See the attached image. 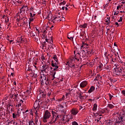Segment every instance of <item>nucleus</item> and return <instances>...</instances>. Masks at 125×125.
<instances>
[{
  "label": "nucleus",
  "instance_id": "nucleus-1",
  "mask_svg": "<svg viewBox=\"0 0 125 125\" xmlns=\"http://www.w3.org/2000/svg\"><path fill=\"white\" fill-rule=\"evenodd\" d=\"M41 78L42 80V82H45V84H46V85H48V84H49V80L48 79V76H47V75H44V74H42L41 76Z\"/></svg>",
  "mask_w": 125,
  "mask_h": 125
},
{
  "label": "nucleus",
  "instance_id": "nucleus-2",
  "mask_svg": "<svg viewBox=\"0 0 125 125\" xmlns=\"http://www.w3.org/2000/svg\"><path fill=\"white\" fill-rule=\"evenodd\" d=\"M50 117H51V115H50V112H49L48 110H46L44 114V120L46 121V119H49Z\"/></svg>",
  "mask_w": 125,
  "mask_h": 125
},
{
  "label": "nucleus",
  "instance_id": "nucleus-3",
  "mask_svg": "<svg viewBox=\"0 0 125 125\" xmlns=\"http://www.w3.org/2000/svg\"><path fill=\"white\" fill-rule=\"evenodd\" d=\"M71 113L73 116H76V115L79 113V110H78L77 108H73L71 109Z\"/></svg>",
  "mask_w": 125,
  "mask_h": 125
},
{
  "label": "nucleus",
  "instance_id": "nucleus-4",
  "mask_svg": "<svg viewBox=\"0 0 125 125\" xmlns=\"http://www.w3.org/2000/svg\"><path fill=\"white\" fill-rule=\"evenodd\" d=\"M88 83L87 82V81H84L80 83V87L83 88V87H85V86H86V85H87Z\"/></svg>",
  "mask_w": 125,
  "mask_h": 125
},
{
  "label": "nucleus",
  "instance_id": "nucleus-5",
  "mask_svg": "<svg viewBox=\"0 0 125 125\" xmlns=\"http://www.w3.org/2000/svg\"><path fill=\"white\" fill-rule=\"evenodd\" d=\"M10 97L11 99H14V102H16V95L15 94L14 91H12L10 95Z\"/></svg>",
  "mask_w": 125,
  "mask_h": 125
},
{
  "label": "nucleus",
  "instance_id": "nucleus-6",
  "mask_svg": "<svg viewBox=\"0 0 125 125\" xmlns=\"http://www.w3.org/2000/svg\"><path fill=\"white\" fill-rule=\"evenodd\" d=\"M80 37L82 38H80L81 40H84L85 39V37H86V34H85V32L82 31L80 33Z\"/></svg>",
  "mask_w": 125,
  "mask_h": 125
},
{
  "label": "nucleus",
  "instance_id": "nucleus-7",
  "mask_svg": "<svg viewBox=\"0 0 125 125\" xmlns=\"http://www.w3.org/2000/svg\"><path fill=\"white\" fill-rule=\"evenodd\" d=\"M95 90V87L94 86H91L90 89L88 91V93H91V92H93Z\"/></svg>",
  "mask_w": 125,
  "mask_h": 125
},
{
  "label": "nucleus",
  "instance_id": "nucleus-8",
  "mask_svg": "<svg viewBox=\"0 0 125 125\" xmlns=\"http://www.w3.org/2000/svg\"><path fill=\"white\" fill-rule=\"evenodd\" d=\"M114 69L116 73H122L123 72V70L120 67L115 68Z\"/></svg>",
  "mask_w": 125,
  "mask_h": 125
},
{
  "label": "nucleus",
  "instance_id": "nucleus-9",
  "mask_svg": "<svg viewBox=\"0 0 125 125\" xmlns=\"http://www.w3.org/2000/svg\"><path fill=\"white\" fill-rule=\"evenodd\" d=\"M21 41H22V38H21V36L20 37H18L16 42L17 44H19L20 42H21Z\"/></svg>",
  "mask_w": 125,
  "mask_h": 125
},
{
  "label": "nucleus",
  "instance_id": "nucleus-10",
  "mask_svg": "<svg viewBox=\"0 0 125 125\" xmlns=\"http://www.w3.org/2000/svg\"><path fill=\"white\" fill-rule=\"evenodd\" d=\"M80 28H83V29H85L87 27V24L84 23L83 24H81L79 26Z\"/></svg>",
  "mask_w": 125,
  "mask_h": 125
},
{
  "label": "nucleus",
  "instance_id": "nucleus-11",
  "mask_svg": "<svg viewBox=\"0 0 125 125\" xmlns=\"http://www.w3.org/2000/svg\"><path fill=\"white\" fill-rule=\"evenodd\" d=\"M20 13H22V12H23V13H25V12L26 11L25 10V8L24 6H23L21 8V9H20Z\"/></svg>",
  "mask_w": 125,
  "mask_h": 125
},
{
  "label": "nucleus",
  "instance_id": "nucleus-12",
  "mask_svg": "<svg viewBox=\"0 0 125 125\" xmlns=\"http://www.w3.org/2000/svg\"><path fill=\"white\" fill-rule=\"evenodd\" d=\"M97 110V104H94L93 105V111H94V112H95V111H96Z\"/></svg>",
  "mask_w": 125,
  "mask_h": 125
},
{
  "label": "nucleus",
  "instance_id": "nucleus-13",
  "mask_svg": "<svg viewBox=\"0 0 125 125\" xmlns=\"http://www.w3.org/2000/svg\"><path fill=\"white\" fill-rule=\"evenodd\" d=\"M56 74V72H53L51 73V76L53 78L52 80H54V79H55V74Z\"/></svg>",
  "mask_w": 125,
  "mask_h": 125
},
{
  "label": "nucleus",
  "instance_id": "nucleus-14",
  "mask_svg": "<svg viewBox=\"0 0 125 125\" xmlns=\"http://www.w3.org/2000/svg\"><path fill=\"white\" fill-rule=\"evenodd\" d=\"M107 107H108V108L109 109H113V108H114V107H115V106L113 105V104H108Z\"/></svg>",
  "mask_w": 125,
  "mask_h": 125
},
{
  "label": "nucleus",
  "instance_id": "nucleus-15",
  "mask_svg": "<svg viewBox=\"0 0 125 125\" xmlns=\"http://www.w3.org/2000/svg\"><path fill=\"white\" fill-rule=\"evenodd\" d=\"M47 68H48V66H46V65H43L42 66L43 71H44V72H45V71H46V69H47Z\"/></svg>",
  "mask_w": 125,
  "mask_h": 125
},
{
  "label": "nucleus",
  "instance_id": "nucleus-16",
  "mask_svg": "<svg viewBox=\"0 0 125 125\" xmlns=\"http://www.w3.org/2000/svg\"><path fill=\"white\" fill-rule=\"evenodd\" d=\"M17 92H18V93H19V91H17L16 92V100L17 101H18V100L19 99V97H18V96H20V93H19V94L17 93Z\"/></svg>",
  "mask_w": 125,
  "mask_h": 125
},
{
  "label": "nucleus",
  "instance_id": "nucleus-17",
  "mask_svg": "<svg viewBox=\"0 0 125 125\" xmlns=\"http://www.w3.org/2000/svg\"><path fill=\"white\" fill-rule=\"evenodd\" d=\"M46 45V42H44L42 44V49H44V47H45V45Z\"/></svg>",
  "mask_w": 125,
  "mask_h": 125
},
{
  "label": "nucleus",
  "instance_id": "nucleus-18",
  "mask_svg": "<svg viewBox=\"0 0 125 125\" xmlns=\"http://www.w3.org/2000/svg\"><path fill=\"white\" fill-rule=\"evenodd\" d=\"M29 125H35V123L33 121H28Z\"/></svg>",
  "mask_w": 125,
  "mask_h": 125
},
{
  "label": "nucleus",
  "instance_id": "nucleus-19",
  "mask_svg": "<svg viewBox=\"0 0 125 125\" xmlns=\"http://www.w3.org/2000/svg\"><path fill=\"white\" fill-rule=\"evenodd\" d=\"M69 67L70 68H72V69L74 70L75 68H76V65L75 64H69Z\"/></svg>",
  "mask_w": 125,
  "mask_h": 125
},
{
  "label": "nucleus",
  "instance_id": "nucleus-20",
  "mask_svg": "<svg viewBox=\"0 0 125 125\" xmlns=\"http://www.w3.org/2000/svg\"><path fill=\"white\" fill-rule=\"evenodd\" d=\"M83 46L86 47V46H88V44L83 43V44L81 45V47H83Z\"/></svg>",
  "mask_w": 125,
  "mask_h": 125
},
{
  "label": "nucleus",
  "instance_id": "nucleus-21",
  "mask_svg": "<svg viewBox=\"0 0 125 125\" xmlns=\"http://www.w3.org/2000/svg\"><path fill=\"white\" fill-rule=\"evenodd\" d=\"M23 102H24L23 100L21 99L20 101V103H19V104H18V107H20V106H21V104H22Z\"/></svg>",
  "mask_w": 125,
  "mask_h": 125
},
{
  "label": "nucleus",
  "instance_id": "nucleus-22",
  "mask_svg": "<svg viewBox=\"0 0 125 125\" xmlns=\"http://www.w3.org/2000/svg\"><path fill=\"white\" fill-rule=\"evenodd\" d=\"M18 114L16 115L17 117H19L20 116V114H21V111L20 109L18 110Z\"/></svg>",
  "mask_w": 125,
  "mask_h": 125
},
{
  "label": "nucleus",
  "instance_id": "nucleus-23",
  "mask_svg": "<svg viewBox=\"0 0 125 125\" xmlns=\"http://www.w3.org/2000/svg\"><path fill=\"white\" fill-rule=\"evenodd\" d=\"M45 42H49L50 43H51V44H52V43H53V41H51V42H50L48 41V39L46 38H45Z\"/></svg>",
  "mask_w": 125,
  "mask_h": 125
},
{
  "label": "nucleus",
  "instance_id": "nucleus-24",
  "mask_svg": "<svg viewBox=\"0 0 125 125\" xmlns=\"http://www.w3.org/2000/svg\"><path fill=\"white\" fill-rule=\"evenodd\" d=\"M62 4H63V5L66 4V1L63 0V2H62L59 4L60 5H62Z\"/></svg>",
  "mask_w": 125,
  "mask_h": 125
},
{
  "label": "nucleus",
  "instance_id": "nucleus-25",
  "mask_svg": "<svg viewBox=\"0 0 125 125\" xmlns=\"http://www.w3.org/2000/svg\"><path fill=\"white\" fill-rule=\"evenodd\" d=\"M13 50L14 51L13 54L14 55V58H15V57H16V55H15V47H13Z\"/></svg>",
  "mask_w": 125,
  "mask_h": 125
},
{
  "label": "nucleus",
  "instance_id": "nucleus-26",
  "mask_svg": "<svg viewBox=\"0 0 125 125\" xmlns=\"http://www.w3.org/2000/svg\"><path fill=\"white\" fill-rule=\"evenodd\" d=\"M72 125H79V124L77 123V122L74 121L72 123Z\"/></svg>",
  "mask_w": 125,
  "mask_h": 125
},
{
  "label": "nucleus",
  "instance_id": "nucleus-27",
  "mask_svg": "<svg viewBox=\"0 0 125 125\" xmlns=\"http://www.w3.org/2000/svg\"><path fill=\"white\" fill-rule=\"evenodd\" d=\"M100 78V76L97 75L96 78L94 79V81H98V79Z\"/></svg>",
  "mask_w": 125,
  "mask_h": 125
},
{
  "label": "nucleus",
  "instance_id": "nucleus-28",
  "mask_svg": "<svg viewBox=\"0 0 125 125\" xmlns=\"http://www.w3.org/2000/svg\"><path fill=\"white\" fill-rule=\"evenodd\" d=\"M74 59H75V60H77V61H79L80 59H79V58H77V55H75V57L74 58Z\"/></svg>",
  "mask_w": 125,
  "mask_h": 125
},
{
  "label": "nucleus",
  "instance_id": "nucleus-29",
  "mask_svg": "<svg viewBox=\"0 0 125 125\" xmlns=\"http://www.w3.org/2000/svg\"><path fill=\"white\" fill-rule=\"evenodd\" d=\"M51 63H52L51 65H52V66L53 67H55V66H56L55 63H53V61H51Z\"/></svg>",
  "mask_w": 125,
  "mask_h": 125
},
{
  "label": "nucleus",
  "instance_id": "nucleus-30",
  "mask_svg": "<svg viewBox=\"0 0 125 125\" xmlns=\"http://www.w3.org/2000/svg\"><path fill=\"white\" fill-rule=\"evenodd\" d=\"M106 29H107V30H106L107 32H109V31H110V28L109 27V26H106Z\"/></svg>",
  "mask_w": 125,
  "mask_h": 125
},
{
  "label": "nucleus",
  "instance_id": "nucleus-31",
  "mask_svg": "<svg viewBox=\"0 0 125 125\" xmlns=\"http://www.w3.org/2000/svg\"><path fill=\"white\" fill-rule=\"evenodd\" d=\"M120 8H122V6H121V5H118L117 7V9L118 10H119V9H120Z\"/></svg>",
  "mask_w": 125,
  "mask_h": 125
},
{
  "label": "nucleus",
  "instance_id": "nucleus-32",
  "mask_svg": "<svg viewBox=\"0 0 125 125\" xmlns=\"http://www.w3.org/2000/svg\"><path fill=\"white\" fill-rule=\"evenodd\" d=\"M24 7V9L25 10V11H28V7L27 6H23Z\"/></svg>",
  "mask_w": 125,
  "mask_h": 125
},
{
  "label": "nucleus",
  "instance_id": "nucleus-33",
  "mask_svg": "<svg viewBox=\"0 0 125 125\" xmlns=\"http://www.w3.org/2000/svg\"><path fill=\"white\" fill-rule=\"evenodd\" d=\"M59 68V66H55V68L54 69V71H56L57 69Z\"/></svg>",
  "mask_w": 125,
  "mask_h": 125
},
{
  "label": "nucleus",
  "instance_id": "nucleus-34",
  "mask_svg": "<svg viewBox=\"0 0 125 125\" xmlns=\"http://www.w3.org/2000/svg\"><path fill=\"white\" fill-rule=\"evenodd\" d=\"M107 19H108V20L105 21V22L106 23H109V22L110 21V18H107Z\"/></svg>",
  "mask_w": 125,
  "mask_h": 125
},
{
  "label": "nucleus",
  "instance_id": "nucleus-35",
  "mask_svg": "<svg viewBox=\"0 0 125 125\" xmlns=\"http://www.w3.org/2000/svg\"><path fill=\"white\" fill-rule=\"evenodd\" d=\"M109 6V4H106L105 5L104 7V8L105 9L106 7H108Z\"/></svg>",
  "mask_w": 125,
  "mask_h": 125
},
{
  "label": "nucleus",
  "instance_id": "nucleus-36",
  "mask_svg": "<svg viewBox=\"0 0 125 125\" xmlns=\"http://www.w3.org/2000/svg\"><path fill=\"white\" fill-rule=\"evenodd\" d=\"M42 33H43V34H46L47 33V32L46 31V30H45V29H44Z\"/></svg>",
  "mask_w": 125,
  "mask_h": 125
},
{
  "label": "nucleus",
  "instance_id": "nucleus-37",
  "mask_svg": "<svg viewBox=\"0 0 125 125\" xmlns=\"http://www.w3.org/2000/svg\"><path fill=\"white\" fill-rule=\"evenodd\" d=\"M123 21V18H122V17H121L120 18V19H119V21H118V22H121V21Z\"/></svg>",
  "mask_w": 125,
  "mask_h": 125
},
{
  "label": "nucleus",
  "instance_id": "nucleus-38",
  "mask_svg": "<svg viewBox=\"0 0 125 125\" xmlns=\"http://www.w3.org/2000/svg\"><path fill=\"white\" fill-rule=\"evenodd\" d=\"M109 99L111 100L113 97V96H112V95H111V94H109Z\"/></svg>",
  "mask_w": 125,
  "mask_h": 125
},
{
  "label": "nucleus",
  "instance_id": "nucleus-39",
  "mask_svg": "<svg viewBox=\"0 0 125 125\" xmlns=\"http://www.w3.org/2000/svg\"><path fill=\"white\" fill-rule=\"evenodd\" d=\"M35 16V14H33L32 13H30V17H31L32 18H33V17H34Z\"/></svg>",
  "mask_w": 125,
  "mask_h": 125
},
{
  "label": "nucleus",
  "instance_id": "nucleus-40",
  "mask_svg": "<svg viewBox=\"0 0 125 125\" xmlns=\"http://www.w3.org/2000/svg\"><path fill=\"white\" fill-rule=\"evenodd\" d=\"M41 94L42 95V97H45V95L43 93V92L41 93Z\"/></svg>",
  "mask_w": 125,
  "mask_h": 125
},
{
  "label": "nucleus",
  "instance_id": "nucleus-41",
  "mask_svg": "<svg viewBox=\"0 0 125 125\" xmlns=\"http://www.w3.org/2000/svg\"><path fill=\"white\" fill-rule=\"evenodd\" d=\"M54 64H55V66H58V65H59V63H58V62H55Z\"/></svg>",
  "mask_w": 125,
  "mask_h": 125
},
{
  "label": "nucleus",
  "instance_id": "nucleus-42",
  "mask_svg": "<svg viewBox=\"0 0 125 125\" xmlns=\"http://www.w3.org/2000/svg\"><path fill=\"white\" fill-rule=\"evenodd\" d=\"M103 66V64L100 63L99 65V68L101 69L102 68V66Z\"/></svg>",
  "mask_w": 125,
  "mask_h": 125
},
{
  "label": "nucleus",
  "instance_id": "nucleus-43",
  "mask_svg": "<svg viewBox=\"0 0 125 125\" xmlns=\"http://www.w3.org/2000/svg\"><path fill=\"white\" fill-rule=\"evenodd\" d=\"M101 116H102V115H100V116H99V117L98 118V119H99V120H101L102 119V118H103V117H101Z\"/></svg>",
  "mask_w": 125,
  "mask_h": 125
},
{
  "label": "nucleus",
  "instance_id": "nucleus-44",
  "mask_svg": "<svg viewBox=\"0 0 125 125\" xmlns=\"http://www.w3.org/2000/svg\"><path fill=\"white\" fill-rule=\"evenodd\" d=\"M53 115V118H55V117H56V116H57V114H52Z\"/></svg>",
  "mask_w": 125,
  "mask_h": 125
},
{
  "label": "nucleus",
  "instance_id": "nucleus-45",
  "mask_svg": "<svg viewBox=\"0 0 125 125\" xmlns=\"http://www.w3.org/2000/svg\"><path fill=\"white\" fill-rule=\"evenodd\" d=\"M68 39H69V40H70V41H73V40H74L73 37H68Z\"/></svg>",
  "mask_w": 125,
  "mask_h": 125
},
{
  "label": "nucleus",
  "instance_id": "nucleus-46",
  "mask_svg": "<svg viewBox=\"0 0 125 125\" xmlns=\"http://www.w3.org/2000/svg\"><path fill=\"white\" fill-rule=\"evenodd\" d=\"M122 94H123V95H124V96H125V90H123V91H122Z\"/></svg>",
  "mask_w": 125,
  "mask_h": 125
},
{
  "label": "nucleus",
  "instance_id": "nucleus-47",
  "mask_svg": "<svg viewBox=\"0 0 125 125\" xmlns=\"http://www.w3.org/2000/svg\"><path fill=\"white\" fill-rule=\"evenodd\" d=\"M83 93L80 91V93H79V95L83 96Z\"/></svg>",
  "mask_w": 125,
  "mask_h": 125
},
{
  "label": "nucleus",
  "instance_id": "nucleus-48",
  "mask_svg": "<svg viewBox=\"0 0 125 125\" xmlns=\"http://www.w3.org/2000/svg\"><path fill=\"white\" fill-rule=\"evenodd\" d=\"M46 38H47V37H46V36H45V35H42V38H43V39H46Z\"/></svg>",
  "mask_w": 125,
  "mask_h": 125
},
{
  "label": "nucleus",
  "instance_id": "nucleus-49",
  "mask_svg": "<svg viewBox=\"0 0 125 125\" xmlns=\"http://www.w3.org/2000/svg\"><path fill=\"white\" fill-rule=\"evenodd\" d=\"M40 107H41V105L40 104H38L37 106H36V108H40Z\"/></svg>",
  "mask_w": 125,
  "mask_h": 125
},
{
  "label": "nucleus",
  "instance_id": "nucleus-50",
  "mask_svg": "<svg viewBox=\"0 0 125 125\" xmlns=\"http://www.w3.org/2000/svg\"><path fill=\"white\" fill-rule=\"evenodd\" d=\"M57 58V56H56V55H54V57H53V59H54V60H55V59H56Z\"/></svg>",
  "mask_w": 125,
  "mask_h": 125
},
{
  "label": "nucleus",
  "instance_id": "nucleus-51",
  "mask_svg": "<svg viewBox=\"0 0 125 125\" xmlns=\"http://www.w3.org/2000/svg\"><path fill=\"white\" fill-rule=\"evenodd\" d=\"M56 118H55V119L56 120H58V119H59V115H57V116H56Z\"/></svg>",
  "mask_w": 125,
  "mask_h": 125
},
{
  "label": "nucleus",
  "instance_id": "nucleus-52",
  "mask_svg": "<svg viewBox=\"0 0 125 125\" xmlns=\"http://www.w3.org/2000/svg\"><path fill=\"white\" fill-rule=\"evenodd\" d=\"M13 118H14V119L15 118H16V115H15V113H13Z\"/></svg>",
  "mask_w": 125,
  "mask_h": 125
},
{
  "label": "nucleus",
  "instance_id": "nucleus-53",
  "mask_svg": "<svg viewBox=\"0 0 125 125\" xmlns=\"http://www.w3.org/2000/svg\"><path fill=\"white\" fill-rule=\"evenodd\" d=\"M79 97L80 99H83V96L79 95Z\"/></svg>",
  "mask_w": 125,
  "mask_h": 125
},
{
  "label": "nucleus",
  "instance_id": "nucleus-54",
  "mask_svg": "<svg viewBox=\"0 0 125 125\" xmlns=\"http://www.w3.org/2000/svg\"><path fill=\"white\" fill-rule=\"evenodd\" d=\"M29 20H30V22H32V21H34V19H33V18H30V19H29Z\"/></svg>",
  "mask_w": 125,
  "mask_h": 125
},
{
  "label": "nucleus",
  "instance_id": "nucleus-55",
  "mask_svg": "<svg viewBox=\"0 0 125 125\" xmlns=\"http://www.w3.org/2000/svg\"><path fill=\"white\" fill-rule=\"evenodd\" d=\"M52 115H53V114H57V113L55 112L54 111H52Z\"/></svg>",
  "mask_w": 125,
  "mask_h": 125
},
{
  "label": "nucleus",
  "instance_id": "nucleus-56",
  "mask_svg": "<svg viewBox=\"0 0 125 125\" xmlns=\"http://www.w3.org/2000/svg\"><path fill=\"white\" fill-rule=\"evenodd\" d=\"M91 52H92V51H87L86 53H87L88 54H89V53H91Z\"/></svg>",
  "mask_w": 125,
  "mask_h": 125
},
{
  "label": "nucleus",
  "instance_id": "nucleus-57",
  "mask_svg": "<svg viewBox=\"0 0 125 125\" xmlns=\"http://www.w3.org/2000/svg\"><path fill=\"white\" fill-rule=\"evenodd\" d=\"M123 2H122V3L123 4L125 3V0H122Z\"/></svg>",
  "mask_w": 125,
  "mask_h": 125
},
{
  "label": "nucleus",
  "instance_id": "nucleus-58",
  "mask_svg": "<svg viewBox=\"0 0 125 125\" xmlns=\"http://www.w3.org/2000/svg\"><path fill=\"white\" fill-rule=\"evenodd\" d=\"M54 60H55L56 62H58V59H57V58L56 59H55Z\"/></svg>",
  "mask_w": 125,
  "mask_h": 125
},
{
  "label": "nucleus",
  "instance_id": "nucleus-59",
  "mask_svg": "<svg viewBox=\"0 0 125 125\" xmlns=\"http://www.w3.org/2000/svg\"><path fill=\"white\" fill-rule=\"evenodd\" d=\"M11 124H12L13 125H15V121H12Z\"/></svg>",
  "mask_w": 125,
  "mask_h": 125
},
{
  "label": "nucleus",
  "instance_id": "nucleus-60",
  "mask_svg": "<svg viewBox=\"0 0 125 125\" xmlns=\"http://www.w3.org/2000/svg\"><path fill=\"white\" fill-rule=\"evenodd\" d=\"M114 66H115V67H116L115 68H118V67H118V64L117 63L115 64Z\"/></svg>",
  "mask_w": 125,
  "mask_h": 125
},
{
  "label": "nucleus",
  "instance_id": "nucleus-61",
  "mask_svg": "<svg viewBox=\"0 0 125 125\" xmlns=\"http://www.w3.org/2000/svg\"><path fill=\"white\" fill-rule=\"evenodd\" d=\"M111 124H112V122H111V121H109L107 124V125H111Z\"/></svg>",
  "mask_w": 125,
  "mask_h": 125
},
{
  "label": "nucleus",
  "instance_id": "nucleus-62",
  "mask_svg": "<svg viewBox=\"0 0 125 125\" xmlns=\"http://www.w3.org/2000/svg\"><path fill=\"white\" fill-rule=\"evenodd\" d=\"M119 14V13L115 12L114 13V15H118Z\"/></svg>",
  "mask_w": 125,
  "mask_h": 125
},
{
  "label": "nucleus",
  "instance_id": "nucleus-63",
  "mask_svg": "<svg viewBox=\"0 0 125 125\" xmlns=\"http://www.w3.org/2000/svg\"><path fill=\"white\" fill-rule=\"evenodd\" d=\"M11 76H12V77H14V73H11Z\"/></svg>",
  "mask_w": 125,
  "mask_h": 125
},
{
  "label": "nucleus",
  "instance_id": "nucleus-64",
  "mask_svg": "<svg viewBox=\"0 0 125 125\" xmlns=\"http://www.w3.org/2000/svg\"><path fill=\"white\" fill-rule=\"evenodd\" d=\"M120 119V120H123V116H121Z\"/></svg>",
  "mask_w": 125,
  "mask_h": 125
}]
</instances>
